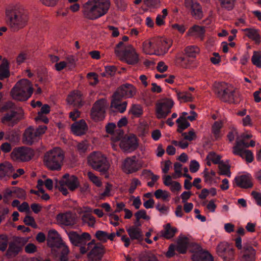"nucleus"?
<instances>
[{
    "mask_svg": "<svg viewBox=\"0 0 261 261\" xmlns=\"http://www.w3.org/2000/svg\"><path fill=\"white\" fill-rule=\"evenodd\" d=\"M56 247L60 249L61 251V255L60 256L61 261H67V256L69 252V250L68 246L66 245L64 241H63L62 243L59 244Z\"/></svg>",
    "mask_w": 261,
    "mask_h": 261,
    "instance_id": "obj_42",
    "label": "nucleus"
},
{
    "mask_svg": "<svg viewBox=\"0 0 261 261\" xmlns=\"http://www.w3.org/2000/svg\"><path fill=\"white\" fill-rule=\"evenodd\" d=\"M141 181L136 178H133L130 182L128 192L129 194H133L138 187L141 186Z\"/></svg>",
    "mask_w": 261,
    "mask_h": 261,
    "instance_id": "obj_54",
    "label": "nucleus"
},
{
    "mask_svg": "<svg viewBox=\"0 0 261 261\" xmlns=\"http://www.w3.org/2000/svg\"><path fill=\"white\" fill-rule=\"evenodd\" d=\"M243 159H245L248 163H251L253 161L254 156L253 153L249 150H244L239 154H236Z\"/></svg>",
    "mask_w": 261,
    "mask_h": 261,
    "instance_id": "obj_48",
    "label": "nucleus"
},
{
    "mask_svg": "<svg viewBox=\"0 0 261 261\" xmlns=\"http://www.w3.org/2000/svg\"><path fill=\"white\" fill-rule=\"evenodd\" d=\"M33 92L32 83L27 79H21L17 82L10 91L13 99L18 101L28 99Z\"/></svg>",
    "mask_w": 261,
    "mask_h": 261,
    "instance_id": "obj_6",
    "label": "nucleus"
},
{
    "mask_svg": "<svg viewBox=\"0 0 261 261\" xmlns=\"http://www.w3.org/2000/svg\"><path fill=\"white\" fill-rule=\"evenodd\" d=\"M140 261H158L156 257L152 253H146L142 255Z\"/></svg>",
    "mask_w": 261,
    "mask_h": 261,
    "instance_id": "obj_64",
    "label": "nucleus"
},
{
    "mask_svg": "<svg viewBox=\"0 0 261 261\" xmlns=\"http://www.w3.org/2000/svg\"><path fill=\"white\" fill-rule=\"evenodd\" d=\"M67 101L69 104L73 105L75 106L81 105L82 101L81 93L79 91H73L68 96Z\"/></svg>",
    "mask_w": 261,
    "mask_h": 261,
    "instance_id": "obj_35",
    "label": "nucleus"
},
{
    "mask_svg": "<svg viewBox=\"0 0 261 261\" xmlns=\"http://www.w3.org/2000/svg\"><path fill=\"white\" fill-rule=\"evenodd\" d=\"M8 244V238L4 234H0V251L6 250Z\"/></svg>",
    "mask_w": 261,
    "mask_h": 261,
    "instance_id": "obj_63",
    "label": "nucleus"
},
{
    "mask_svg": "<svg viewBox=\"0 0 261 261\" xmlns=\"http://www.w3.org/2000/svg\"><path fill=\"white\" fill-rule=\"evenodd\" d=\"M222 8L227 11L232 10L236 0H218Z\"/></svg>",
    "mask_w": 261,
    "mask_h": 261,
    "instance_id": "obj_44",
    "label": "nucleus"
},
{
    "mask_svg": "<svg viewBox=\"0 0 261 261\" xmlns=\"http://www.w3.org/2000/svg\"><path fill=\"white\" fill-rule=\"evenodd\" d=\"M252 63L257 67H261V53L257 51H254L251 58Z\"/></svg>",
    "mask_w": 261,
    "mask_h": 261,
    "instance_id": "obj_55",
    "label": "nucleus"
},
{
    "mask_svg": "<svg viewBox=\"0 0 261 261\" xmlns=\"http://www.w3.org/2000/svg\"><path fill=\"white\" fill-rule=\"evenodd\" d=\"M56 220L58 224L65 226L73 225L75 223V218L70 213L58 214Z\"/></svg>",
    "mask_w": 261,
    "mask_h": 261,
    "instance_id": "obj_23",
    "label": "nucleus"
},
{
    "mask_svg": "<svg viewBox=\"0 0 261 261\" xmlns=\"http://www.w3.org/2000/svg\"><path fill=\"white\" fill-rule=\"evenodd\" d=\"M222 127V124L220 122L216 121L212 126V132L214 134L216 139L220 137V129Z\"/></svg>",
    "mask_w": 261,
    "mask_h": 261,
    "instance_id": "obj_53",
    "label": "nucleus"
},
{
    "mask_svg": "<svg viewBox=\"0 0 261 261\" xmlns=\"http://www.w3.org/2000/svg\"><path fill=\"white\" fill-rule=\"evenodd\" d=\"M110 6V0H87L82 5L83 16L87 20H96L107 14Z\"/></svg>",
    "mask_w": 261,
    "mask_h": 261,
    "instance_id": "obj_2",
    "label": "nucleus"
},
{
    "mask_svg": "<svg viewBox=\"0 0 261 261\" xmlns=\"http://www.w3.org/2000/svg\"><path fill=\"white\" fill-rule=\"evenodd\" d=\"M82 220L84 223H86L90 227L94 226L95 223L94 217L90 214H85L82 217Z\"/></svg>",
    "mask_w": 261,
    "mask_h": 261,
    "instance_id": "obj_50",
    "label": "nucleus"
},
{
    "mask_svg": "<svg viewBox=\"0 0 261 261\" xmlns=\"http://www.w3.org/2000/svg\"><path fill=\"white\" fill-rule=\"evenodd\" d=\"M88 147V144L86 141L80 142L76 145L77 151L81 154L85 153L87 151Z\"/></svg>",
    "mask_w": 261,
    "mask_h": 261,
    "instance_id": "obj_59",
    "label": "nucleus"
},
{
    "mask_svg": "<svg viewBox=\"0 0 261 261\" xmlns=\"http://www.w3.org/2000/svg\"><path fill=\"white\" fill-rule=\"evenodd\" d=\"M185 5L195 19H200L202 18L203 11L199 3L194 2L192 0H185Z\"/></svg>",
    "mask_w": 261,
    "mask_h": 261,
    "instance_id": "obj_18",
    "label": "nucleus"
},
{
    "mask_svg": "<svg viewBox=\"0 0 261 261\" xmlns=\"http://www.w3.org/2000/svg\"><path fill=\"white\" fill-rule=\"evenodd\" d=\"M8 25L14 31L24 28L28 24V16L23 8L18 4L9 7L6 10Z\"/></svg>",
    "mask_w": 261,
    "mask_h": 261,
    "instance_id": "obj_3",
    "label": "nucleus"
},
{
    "mask_svg": "<svg viewBox=\"0 0 261 261\" xmlns=\"http://www.w3.org/2000/svg\"><path fill=\"white\" fill-rule=\"evenodd\" d=\"M243 31L246 32V36L254 40L256 44H259L260 43V36L257 30L246 28L244 29Z\"/></svg>",
    "mask_w": 261,
    "mask_h": 261,
    "instance_id": "obj_39",
    "label": "nucleus"
},
{
    "mask_svg": "<svg viewBox=\"0 0 261 261\" xmlns=\"http://www.w3.org/2000/svg\"><path fill=\"white\" fill-rule=\"evenodd\" d=\"M108 105L105 99H100L97 101L94 105L91 113V118L95 121H100L105 117L106 108Z\"/></svg>",
    "mask_w": 261,
    "mask_h": 261,
    "instance_id": "obj_13",
    "label": "nucleus"
},
{
    "mask_svg": "<svg viewBox=\"0 0 261 261\" xmlns=\"http://www.w3.org/2000/svg\"><path fill=\"white\" fill-rule=\"evenodd\" d=\"M120 97H115V94L113 96V98L111 101V107L112 109H114V111L119 112L120 113H123L126 109L127 102L123 101L121 102L120 101Z\"/></svg>",
    "mask_w": 261,
    "mask_h": 261,
    "instance_id": "obj_30",
    "label": "nucleus"
},
{
    "mask_svg": "<svg viewBox=\"0 0 261 261\" xmlns=\"http://www.w3.org/2000/svg\"><path fill=\"white\" fill-rule=\"evenodd\" d=\"M129 113L134 117H140L143 113L142 107L140 105H133L129 111Z\"/></svg>",
    "mask_w": 261,
    "mask_h": 261,
    "instance_id": "obj_43",
    "label": "nucleus"
},
{
    "mask_svg": "<svg viewBox=\"0 0 261 261\" xmlns=\"http://www.w3.org/2000/svg\"><path fill=\"white\" fill-rule=\"evenodd\" d=\"M206 158L209 160H211L214 164H218L219 165V164L222 163V162L220 161L221 156L220 155L216 154L213 151L210 152L208 154Z\"/></svg>",
    "mask_w": 261,
    "mask_h": 261,
    "instance_id": "obj_58",
    "label": "nucleus"
},
{
    "mask_svg": "<svg viewBox=\"0 0 261 261\" xmlns=\"http://www.w3.org/2000/svg\"><path fill=\"white\" fill-rule=\"evenodd\" d=\"M21 246L16 242L10 243L7 250L6 255L8 258L15 257L21 251Z\"/></svg>",
    "mask_w": 261,
    "mask_h": 261,
    "instance_id": "obj_31",
    "label": "nucleus"
},
{
    "mask_svg": "<svg viewBox=\"0 0 261 261\" xmlns=\"http://www.w3.org/2000/svg\"><path fill=\"white\" fill-rule=\"evenodd\" d=\"M75 61L72 57H69L65 61H60L56 63L55 65V68L57 71H61L67 67L69 69H71L75 67Z\"/></svg>",
    "mask_w": 261,
    "mask_h": 261,
    "instance_id": "obj_29",
    "label": "nucleus"
},
{
    "mask_svg": "<svg viewBox=\"0 0 261 261\" xmlns=\"http://www.w3.org/2000/svg\"><path fill=\"white\" fill-rule=\"evenodd\" d=\"M249 147L248 143L246 142L244 139L236 140V145L233 147V153L234 154H239L244 150V148Z\"/></svg>",
    "mask_w": 261,
    "mask_h": 261,
    "instance_id": "obj_38",
    "label": "nucleus"
},
{
    "mask_svg": "<svg viewBox=\"0 0 261 261\" xmlns=\"http://www.w3.org/2000/svg\"><path fill=\"white\" fill-rule=\"evenodd\" d=\"M58 186L62 194L67 195L68 193L67 188L70 191H73L79 187L80 181L75 176L66 173L59 180Z\"/></svg>",
    "mask_w": 261,
    "mask_h": 261,
    "instance_id": "obj_10",
    "label": "nucleus"
},
{
    "mask_svg": "<svg viewBox=\"0 0 261 261\" xmlns=\"http://www.w3.org/2000/svg\"><path fill=\"white\" fill-rule=\"evenodd\" d=\"M181 136L183 139L188 141H192L196 139L197 136L193 129H191L188 132H184L180 133Z\"/></svg>",
    "mask_w": 261,
    "mask_h": 261,
    "instance_id": "obj_49",
    "label": "nucleus"
},
{
    "mask_svg": "<svg viewBox=\"0 0 261 261\" xmlns=\"http://www.w3.org/2000/svg\"><path fill=\"white\" fill-rule=\"evenodd\" d=\"M68 236L71 244L80 247V248L87 245V242L91 239V235L88 232H83L80 234L76 232L71 231L68 233Z\"/></svg>",
    "mask_w": 261,
    "mask_h": 261,
    "instance_id": "obj_14",
    "label": "nucleus"
},
{
    "mask_svg": "<svg viewBox=\"0 0 261 261\" xmlns=\"http://www.w3.org/2000/svg\"><path fill=\"white\" fill-rule=\"evenodd\" d=\"M255 254V250L250 246L243 247V258L245 261H253Z\"/></svg>",
    "mask_w": 261,
    "mask_h": 261,
    "instance_id": "obj_36",
    "label": "nucleus"
},
{
    "mask_svg": "<svg viewBox=\"0 0 261 261\" xmlns=\"http://www.w3.org/2000/svg\"><path fill=\"white\" fill-rule=\"evenodd\" d=\"M115 127L116 125L113 123H109L106 126L107 132L112 135V146L114 149H116V145L114 143L120 140L122 137V134L121 132H114Z\"/></svg>",
    "mask_w": 261,
    "mask_h": 261,
    "instance_id": "obj_26",
    "label": "nucleus"
},
{
    "mask_svg": "<svg viewBox=\"0 0 261 261\" xmlns=\"http://www.w3.org/2000/svg\"><path fill=\"white\" fill-rule=\"evenodd\" d=\"M177 231L176 228L172 227L170 223H168L163 226V229L160 232V237L169 239L173 237Z\"/></svg>",
    "mask_w": 261,
    "mask_h": 261,
    "instance_id": "obj_32",
    "label": "nucleus"
},
{
    "mask_svg": "<svg viewBox=\"0 0 261 261\" xmlns=\"http://www.w3.org/2000/svg\"><path fill=\"white\" fill-rule=\"evenodd\" d=\"M115 53L119 59L129 65L137 64L139 61V54L130 44L125 45L120 42L116 46Z\"/></svg>",
    "mask_w": 261,
    "mask_h": 261,
    "instance_id": "obj_4",
    "label": "nucleus"
},
{
    "mask_svg": "<svg viewBox=\"0 0 261 261\" xmlns=\"http://www.w3.org/2000/svg\"><path fill=\"white\" fill-rule=\"evenodd\" d=\"M218 167L221 174L230 177L231 172L230 171L229 166L228 165L222 162V163H220L219 165H218Z\"/></svg>",
    "mask_w": 261,
    "mask_h": 261,
    "instance_id": "obj_52",
    "label": "nucleus"
},
{
    "mask_svg": "<svg viewBox=\"0 0 261 261\" xmlns=\"http://www.w3.org/2000/svg\"><path fill=\"white\" fill-rule=\"evenodd\" d=\"M251 176L249 174L242 175L234 178L237 186L243 188H250L253 186Z\"/></svg>",
    "mask_w": 261,
    "mask_h": 261,
    "instance_id": "obj_24",
    "label": "nucleus"
},
{
    "mask_svg": "<svg viewBox=\"0 0 261 261\" xmlns=\"http://www.w3.org/2000/svg\"><path fill=\"white\" fill-rule=\"evenodd\" d=\"M154 196L157 199H161L164 201L168 200L170 193L165 190L158 189L154 192Z\"/></svg>",
    "mask_w": 261,
    "mask_h": 261,
    "instance_id": "obj_46",
    "label": "nucleus"
},
{
    "mask_svg": "<svg viewBox=\"0 0 261 261\" xmlns=\"http://www.w3.org/2000/svg\"><path fill=\"white\" fill-rule=\"evenodd\" d=\"M33 155V150L30 148L24 147L15 148L11 153L13 160L23 162L30 160Z\"/></svg>",
    "mask_w": 261,
    "mask_h": 261,
    "instance_id": "obj_15",
    "label": "nucleus"
},
{
    "mask_svg": "<svg viewBox=\"0 0 261 261\" xmlns=\"http://www.w3.org/2000/svg\"><path fill=\"white\" fill-rule=\"evenodd\" d=\"M126 231L132 240H140L142 239V234L140 228L132 226L126 229Z\"/></svg>",
    "mask_w": 261,
    "mask_h": 261,
    "instance_id": "obj_40",
    "label": "nucleus"
},
{
    "mask_svg": "<svg viewBox=\"0 0 261 261\" xmlns=\"http://www.w3.org/2000/svg\"><path fill=\"white\" fill-rule=\"evenodd\" d=\"M35 129L33 127L27 129L23 135V141L28 144H32L38 138Z\"/></svg>",
    "mask_w": 261,
    "mask_h": 261,
    "instance_id": "obj_33",
    "label": "nucleus"
},
{
    "mask_svg": "<svg viewBox=\"0 0 261 261\" xmlns=\"http://www.w3.org/2000/svg\"><path fill=\"white\" fill-rule=\"evenodd\" d=\"M136 93L135 87L129 84H125L120 87L115 92V97L130 98L134 96Z\"/></svg>",
    "mask_w": 261,
    "mask_h": 261,
    "instance_id": "obj_19",
    "label": "nucleus"
},
{
    "mask_svg": "<svg viewBox=\"0 0 261 261\" xmlns=\"http://www.w3.org/2000/svg\"><path fill=\"white\" fill-rule=\"evenodd\" d=\"M9 71L7 66L4 64L0 65V80H3L9 76Z\"/></svg>",
    "mask_w": 261,
    "mask_h": 261,
    "instance_id": "obj_62",
    "label": "nucleus"
},
{
    "mask_svg": "<svg viewBox=\"0 0 261 261\" xmlns=\"http://www.w3.org/2000/svg\"><path fill=\"white\" fill-rule=\"evenodd\" d=\"M185 54L190 57H195L198 54L199 49L195 46H188L185 49Z\"/></svg>",
    "mask_w": 261,
    "mask_h": 261,
    "instance_id": "obj_47",
    "label": "nucleus"
},
{
    "mask_svg": "<svg viewBox=\"0 0 261 261\" xmlns=\"http://www.w3.org/2000/svg\"><path fill=\"white\" fill-rule=\"evenodd\" d=\"M179 251V245L178 243L176 244H172L169 246L168 251L165 253V255L168 258H171L175 255L176 251Z\"/></svg>",
    "mask_w": 261,
    "mask_h": 261,
    "instance_id": "obj_45",
    "label": "nucleus"
},
{
    "mask_svg": "<svg viewBox=\"0 0 261 261\" xmlns=\"http://www.w3.org/2000/svg\"><path fill=\"white\" fill-rule=\"evenodd\" d=\"M187 251L192 254V261H214L212 255L200 244L194 242L191 236L180 233V254H185Z\"/></svg>",
    "mask_w": 261,
    "mask_h": 261,
    "instance_id": "obj_1",
    "label": "nucleus"
},
{
    "mask_svg": "<svg viewBox=\"0 0 261 261\" xmlns=\"http://www.w3.org/2000/svg\"><path fill=\"white\" fill-rule=\"evenodd\" d=\"M44 180L38 179L37 181V188L40 189L41 191L43 192V187L44 185L47 189L48 190H51L53 189V181L50 178H45V176H44Z\"/></svg>",
    "mask_w": 261,
    "mask_h": 261,
    "instance_id": "obj_41",
    "label": "nucleus"
},
{
    "mask_svg": "<svg viewBox=\"0 0 261 261\" xmlns=\"http://www.w3.org/2000/svg\"><path fill=\"white\" fill-rule=\"evenodd\" d=\"M143 166V162L137 160L136 156L128 157L121 164V169L126 174H130L140 170Z\"/></svg>",
    "mask_w": 261,
    "mask_h": 261,
    "instance_id": "obj_12",
    "label": "nucleus"
},
{
    "mask_svg": "<svg viewBox=\"0 0 261 261\" xmlns=\"http://www.w3.org/2000/svg\"><path fill=\"white\" fill-rule=\"evenodd\" d=\"M87 77L89 80V84L92 86L96 85L98 82V75L94 72H90L87 74Z\"/></svg>",
    "mask_w": 261,
    "mask_h": 261,
    "instance_id": "obj_60",
    "label": "nucleus"
},
{
    "mask_svg": "<svg viewBox=\"0 0 261 261\" xmlns=\"http://www.w3.org/2000/svg\"><path fill=\"white\" fill-rule=\"evenodd\" d=\"M88 251H89L87 254V257L89 261H99L104 253V247L102 245L96 243L93 240L87 245L80 248V252L82 254H85Z\"/></svg>",
    "mask_w": 261,
    "mask_h": 261,
    "instance_id": "obj_9",
    "label": "nucleus"
},
{
    "mask_svg": "<svg viewBox=\"0 0 261 261\" xmlns=\"http://www.w3.org/2000/svg\"><path fill=\"white\" fill-rule=\"evenodd\" d=\"M22 117V110L20 108H15L4 116L2 119V122L9 125H13Z\"/></svg>",
    "mask_w": 261,
    "mask_h": 261,
    "instance_id": "obj_16",
    "label": "nucleus"
},
{
    "mask_svg": "<svg viewBox=\"0 0 261 261\" xmlns=\"http://www.w3.org/2000/svg\"><path fill=\"white\" fill-rule=\"evenodd\" d=\"M88 130V126L83 120L73 123L71 126L72 133L76 136H81L86 134Z\"/></svg>",
    "mask_w": 261,
    "mask_h": 261,
    "instance_id": "obj_25",
    "label": "nucleus"
},
{
    "mask_svg": "<svg viewBox=\"0 0 261 261\" xmlns=\"http://www.w3.org/2000/svg\"><path fill=\"white\" fill-rule=\"evenodd\" d=\"M87 176L89 179L97 187H100L102 185V182L99 178L96 176L92 172H88Z\"/></svg>",
    "mask_w": 261,
    "mask_h": 261,
    "instance_id": "obj_57",
    "label": "nucleus"
},
{
    "mask_svg": "<svg viewBox=\"0 0 261 261\" xmlns=\"http://www.w3.org/2000/svg\"><path fill=\"white\" fill-rule=\"evenodd\" d=\"M64 158V151L59 147H55L44 154L43 163L50 170L59 171L63 164Z\"/></svg>",
    "mask_w": 261,
    "mask_h": 261,
    "instance_id": "obj_5",
    "label": "nucleus"
},
{
    "mask_svg": "<svg viewBox=\"0 0 261 261\" xmlns=\"http://www.w3.org/2000/svg\"><path fill=\"white\" fill-rule=\"evenodd\" d=\"M214 90L217 96L222 101L237 103L238 93L232 88L228 87L225 83H216Z\"/></svg>",
    "mask_w": 261,
    "mask_h": 261,
    "instance_id": "obj_8",
    "label": "nucleus"
},
{
    "mask_svg": "<svg viewBox=\"0 0 261 261\" xmlns=\"http://www.w3.org/2000/svg\"><path fill=\"white\" fill-rule=\"evenodd\" d=\"M87 162L92 168L100 172H107L111 166L107 157L99 151L91 153L87 158Z\"/></svg>",
    "mask_w": 261,
    "mask_h": 261,
    "instance_id": "obj_7",
    "label": "nucleus"
},
{
    "mask_svg": "<svg viewBox=\"0 0 261 261\" xmlns=\"http://www.w3.org/2000/svg\"><path fill=\"white\" fill-rule=\"evenodd\" d=\"M119 146L124 151L130 152L137 148L138 144L136 137L134 135H130L121 139Z\"/></svg>",
    "mask_w": 261,
    "mask_h": 261,
    "instance_id": "obj_17",
    "label": "nucleus"
},
{
    "mask_svg": "<svg viewBox=\"0 0 261 261\" xmlns=\"http://www.w3.org/2000/svg\"><path fill=\"white\" fill-rule=\"evenodd\" d=\"M15 168L12 165L8 162L0 164V179L7 180L14 171Z\"/></svg>",
    "mask_w": 261,
    "mask_h": 261,
    "instance_id": "obj_21",
    "label": "nucleus"
},
{
    "mask_svg": "<svg viewBox=\"0 0 261 261\" xmlns=\"http://www.w3.org/2000/svg\"><path fill=\"white\" fill-rule=\"evenodd\" d=\"M117 10L125 11L128 7V3L126 0H113Z\"/></svg>",
    "mask_w": 261,
    "mask_h": 261,
    "instance_id": "obj_51",
    "label": "nucleus"
},
{
    "mask_svg": "<svg viewBox=\"0 0 261 261\" xmlns=\"http://www.w3.org/2000/svg\"><path fill=\"white\" fill-rule=\"evenodd\" d=\"M47 241L48 244L51 246H57L63 241L60 235L55 229L48 231Z\"/></svg>",
    "mask_w": 261,
    "mask_h": 261,
    "instance_id": "obj_27",
    "label": "nucleus"
},
{
    "mask_svg": "<svg viewBox=\"0 0 261 261\" xmlns=\"http://www.w3.org/2000/svg\"><path fill=\"white\" fill-rule=\"evenodd\" d=\"M156 37L145 40L142 43L143 52L148 55H156Z\"/></svg>",
    "mask_w": 261,
    "mask_h": 261,
    "instance_id": "obj_22",
    "label": "nucleus"
},
{
    "mask_svg": "<svg viewBox=\"0 0 261 261\" xmlns=\"http://www.w3.org/2000/svg\"><path fill=\"white\" fill-rule=\"evenodd\" d=\"M95 236L98 240L102 243H106L108 241V233L106 231L98 230L95 232Z\"/></svg>",
    "mask_w": 261,
    "mask_h": 261,
    "instance_id": "obj_56",
    "label": "nucleus"
},
{
    "mask_svg": "<svg viewBox=\"0 0 261 261\" xmlns=\"http://www.w3.org/2000/svg\"><path fill=\"white\" fill-rule=\"evenodd\" d=\"M174 105L173 100L170 98H165L159 100L155 104V114L159 119H165L171 113Z\"/></svg>",
    "mask_w": 261,
    "mask_h": 261,
    "instance_id": "obj_11",
    "label": "nucleus"
},
{
    "mask_svg": "<svg viewBox=\"0 0 261 261\" xmlns=\"http://www.w3.org/2000/svg\"><path fill=\"white\" fill-rule=\"evenodd\" d=\"M50 112V107L45 104L41 107L40 110L37 113V116L35 117V120L37 122L40 121L45 123H48L49 122L48 119L46 115L49 114Z\"/></svg>",
    "mask_w": 261,
    "mask_h": 261,
    "instance_id": "obj_28",
    "label": "nucleus"
},
{
    "mask_svg": "<svg viewBox=\"0 0 261 261\" xmlns=\"http://www.w3.org/2000/svg\"><path fill=\"white\" fill-rule=\"evenodd\" d=\"M112 186L111 184L107 183L105 186V189L103 192L99 194V197L101 199H104L106 197L112 196L111 190Z\"/></svg>",
    "mask_w": 261,
    "mask_h": 261,
    "instance_id": "obj_61",
    "label": "nucleus"
},
{
    "mask_svg": "<svg viewBox=\"0 0 261 261\" xmlns=\"http://www.w3.org/2000/svg\"><path fill=\"white\" fill-rule=\"evenodd\" d=\"M156 55H161L166 53L171 46V41L165 38L156 37Z\"/></svg>",
    "mask_w": 261,
    "mask_h": 261,
    "instance_id": "obj_20",
    "label": "nucleus"
},
{
    "mask_svg": "<svg viewBox=\"0 0 261 261\" xmlns=\"http://www.w3.org/2000/svg\"><path fill=\"white\" fill-rule=\"evenodd\" d=\"M205 33V29L203 27L195 25L191 27L187 32L188 35L196 36L203 39Z\"/></svg>",
    "mask_w": 261,
    "mask_h": 261,
    "instance_id": "obj_37",
    "label": "nucleus"
},
{
    "mask_svg": "<svg viewBox=\"0 0 261 261\" xmlns=\"http://www.w3.org/2000/svg\"><path fill=\"white\" fill-rule=\"evenodd\" d=\"M163 182L166 186L170 187V190L173 192H178L179 190V184L175 180H171L169 175H164L163 176Z\"/></svg>",
    "mask_w": 261,
    "mask_h": 261,
    "instance_id": "obj_34",
    "label": "nucleus"
}]
</instances>
